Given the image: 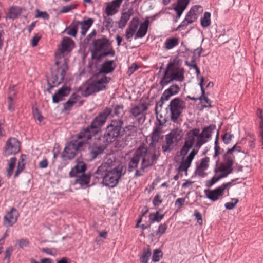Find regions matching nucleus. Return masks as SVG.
Masks as SVG:
<instances>
[{
	"mask_svg": "<svg viewBox=\"0 0 263 263\" xmlns=\"http://www.w3.org/2000/svg\"><path fill=\"white\" fill-rule=\"evenodd\" d=\"M114 163L115 160L108 159L95 172L97 175L96 177L102 178L103 184L109 188L116 186L121 176L126 172V167L122 164L114 166Z\"/></svg>",
	"mask_w": 263,
	"mask_h": 263,
	"instance_id": "2",
	"label": "nucleus"
},
{
	"mask_svg": "<svg viewBox=\"0 0 263 263\" xmlns=\"http://www.w3.org/2000/svg\"><path fill=\"white\" fill-rule=\"evenodd\" d=\"M168 107L171 111V120L175 123L185 108V102L181 98L177 97L170 101Z\"/></svg>",
	"mask_w": 263,
	"mask_h": 263,
	"instance_id": "8",
	"label": "nucleus"
},
{
	"mask_svg": "<svg viewBox=\"0 0 263 263\" xmlns=\"http://www.w3.org/2000/svg\"><path fill=\"white\" fill-rule=\"evenodd\" d=\"M111 109V114L109 117H114V116L120 117L122 116L124 112V106L123 104H118L114 106L113 110Z\"/></svg>",
	"mask_w": 263,
	"mask_h": 263,
	"instance_id": "33",
	"label": "nucleus"
},
{
	"mask_svg": "<svg viewBox=\"0 0 263 263\" xmlns=\"http://www.w3.org/2000/svg\"><path fill=\"white\" fill-rule=\"evenodd\" d=\"M211 13L209 12H205L203 16L200 19L201 26L203 28H206L211 25Z\"/></svg>",
	"mask_w": 263,
	"mask_h": 263,
	"instance_id": "37",
	"label": "nucleus"
},
{
	"mask_svg": "<svg viewBox=\"0 0 263 263\" xmlns=\"http://www.w3.org/2000/svg\"><path fill=\"white\" fill-rule=\"evenodd\" d=\"M218 171L221 173L220 175L222 178H224L227 176V175L232 173L233 169L232 166L230 164L227 165V164H221L219 168Z\"/></svg>",
	"mask_w": 263,
	"mask_h": 263,
	"instance_id": "32",
	"label": "nucleus"
},
{
	"mask_svg": "<svg viewBox=\"0 0 263 263\" xmlns=\"http://www.w3.org/2000/svg\"><path fill=\"white\" fill-rule=\"evenodd\" d=\"M111 114V109L106 107L91 121L90 125L83 128L76 136H73L70 142L67 143L64 148H82L86 144H90L89 142L92 137L97 134L105 123L107 118Z\"/></svg>",
	"mask_w": 263,
	"mask_h": 263,
	"instance_id": "1",
	"label": "nucleus"
},
{
	"mask_svg": "<svg viewBox=\"0 0 263 263\" xmlns=\"http://www.w3.org/2000/svg\"><path fill=\"white\" fill-rule=\"evenodd\" d=\"M203 9L202 6L199 5H195L190 9V11L186 14L191 22H195L198 16L202 13Z\"/></svg>",
	"mask_w": 263,
	"mask_h": 263,
	"instance_id": "21",
	"label": "nucleus"
},
{
	"mask_svg": "<svg viewBox=\"0 0 263 263\" xmlns=\"http://www.w3.org/2000/svg\"><path fill=\"white\" fill-rule=\"evenodd\" d=\"M96 92H97V91L95 89V86L93 85L92 82H91L86 85L83 95L87 97Z\"/></svg>",
	"mask_w": 263,
	"mask_h": 263,
	"instance_id": "35",
	"label": "nucleus"
},
{
	"mask_svg": "<svg viewBox=\"0 0 263 263\" xmlns=\"http://www.w3.org/2000/svg\"><path fill=\"white\" fill-rule=\"evenodd\" d=\"M72 149H64L62 153V157L64 160H71L74 158L76 153L71 151Z\"/></svg>",
	"mask_w": 263,
	"mask_h": 263,
	"instance_id": "41",
	"label": "nucleus"
},
{
	"mask_svg": "<svg viewBox=\"0 0 263 263\" xmlns=\"http://www.w3.org/2000/svg\"><path fill=\"white\" fill-rule=\"evenodd\" d=\"M66 33L68 35H71L73 37H75L77 33V28L74 26L73 27H67L66 29Z\"/></svg>",
	"mask_w": 263,
	"mask_h": 263,
	"instance_id": "58",
	"label": "nucleus"
},
{
	"mask_svg": "<svg viewBox=\"0 0 263 263\" xmlns=\"http://www.w3.org/2000/svg\"><path fill=\"white\" fill-rule=\"evenodd\" d=\"M151 255V252L149 247L143 250L142 255L140 257V261L141 263H147L149 258Z\"/></svg>",
	"mask_w": 263,
	"mask_h": 263,
	"instance_id": "40",
	"label": "nucleus"
},
{
	"mask_svg": "<svg viewBox=\"0 0 263 263\" xmlns=\"http://www.w3.org/2000/svg\"><path fill=\"white\" fill-rule=\"evenodd\" d=\"M193 23L185 16L184 20L178 26L176 30H184L187 26Z\"/></svg>",
	"mask_w": 263,
	"mask_h": 263,
	"instance_id": "47",
	"label": "nucleus"
},
{
	"mask_svg": "<svg viewBox=\"0 0 263 263\" xmlns=\"http://www.w3.org/2000/svg\"><path fill=\"white\" fill-rule=\"evenodd\" d=\"M23 9L18 6H14L10 8L7 17L14 20L18 17V16L22 13Z\"/></svg>",
	"mask_w": 263,
	"mask_h": 263,
	"instance_id": "29",
	"label": "nucleus"
},
{
	"mask_svg": "<svg viewBox=\"0 0 263 263\" xmlns=\"http://www.w3.org/2000/svg\"><path fill=\"white\" fill-rule=\"evenodd\" d=\"M133 14L132 10H128L126 12H122L120 20L118 22V27L123 29L126 25Z\"/></svg>",
	"mask_w": 263,
	"mask_h": 263,
	"instance_id": "27",
	"label": "nucleus"
},
{
	"mask_svg": "<svg viewBox=\"0 0 263 263\" xmlns=\"http://www.w3.org/2000/svg\"><path fill=\"white\" fill-rule=\"evenodd\" d=\"M216 125L212 124L203 128L201 133L199 132L196 148H200L203 144L207 142L211 139L212 133L216 129Z\"/></svg>",
	"mask_w": 263,
	"mask_h": 263,
	"instance_id": "13",
	"label": "nucleus"
},
{
	"mask_svg": "<svg viewBox=\"0 0 263 263\" xmlns=\"http://www.w3.org/2000/svg\"><path fill=\"white\" fill-rule=\"evenodd\" d=\"M184 69L175 63V61H170L166 65L159 84L163 88L173 81L182 82L184 80Z\"/></svg>",
	"mask_w": 263,
	"mask_h": 263,
	"instance_id": "6",
	"label": "nucleus"
},
{
	"mask_svg": "<svg viewBox=\"0 0 263 263\" xmlns=\"http://www.w3.org/2000/svg\"><path fill=\"white\" fill-rule=\"evenodd\" d=\"M110 80V78L103 76L101 78L96 76V79L92 80L93 85L95 86V89L98 92L106 89L105 84H108Z\"/></svg>",
	"mask_w": 263,
	"mask_h": 263,
	"instance_id": "17",
	"label": "nucleus"
},
{
	"mask_svg": "<svg viewBox=\"0 0 263 263\" xmlns=\"http://www.w3.org/2000/svg\"><path fill=\"white\" fill-rule=\"evenodd\" d=\"M200 132L199 128H194L189 131L186 134L184 145L182 148H192L198 142V138Z\"/></svg>",
	"mask_w": 263,
	"mask_h": 263,
	"instance_id": "16",
	"label": "nucleus"
},
{
	"mask_svg": "<svg viewBox=\"0 0 263 263\" xmlns=\"http://www.w3.org/2000/svg\"><path fill=\"white\" fill-rule=\"evenodd\" d=\"M71 88L67 86H63L52 96L53 103H58L63 100V98L68 96L70 92Z\"/></svg>",
	"mask_w": 263,
	"mask_h": 263,
	"instance_id": "18",
	"label": "nucleus"
},
{
	"mask_svg": "<svg viewBox=\"0 0 263 263\" xmlns=\"http://www.w3.org/2000/svg\"><path fill=\"white\" fill-rule=\"evenodd\" d=\"M189 149H181L180 151V155L182 156V158L180 164L178 168V172H186L189 167H190L195 156L198 153V149H193V151L190 153L189 156L185 157Z\"/></svg>",
	"mask_w": 263,
	"mask_h": 263,
	"instance_id": "9",
	"label": "nucleus"
},
{
	"mask_svg": "<svg viewBox=\"0 0 263 263\" xmlns=\"http://www.w3.org/2000/svg\"><path fill=\"white\" fill-rule=\"evenodd\" d=\"M180 91V87L178 85L174 84L164 91L163 93L166 99H170L171 97L177 95Z\"/></svg>",
	"mask_w": 263,
	"mask_h": 263,
	"instance_id": "26",
	"label": "nucleus"
},
{
	"mask_svg": "<svg viewBox=\"0 0 263 263\" xmlns=\"http://www.w3.org/2000/svg\"><path fill=\"white\" fill-rule=\"evenodd\" d=\"M25 164L23 162V160H22V161H18L16 170L14 175V178H16L19 175V174L23 172Z\"/></svg>",
	"mask_w": 263,
	"mask_h": 263,
	"instance_id": "51",
	"label": "nucleus"
},
{
	"mask_svg": "<svg viewBox=\"0 0 263 263\" xmlns=\"http://www.w3.org/2000/svg\"><path fill=\"white\" fill-rule=\"evenodd\" d=\"M17 95V90L16 86L13 85L9 88L8 99H15Z\"/></svg>",
	"mask_w": 263,
	"mask_h": 263,
	"instance_id": "53",
	"label": "nucleus"
},
{
	"mask_svg": "<svg viewBox=\"0 0 263 263\" xmlns=\"http://www.w3.org/2000/svg\"><path fill=\"white\" fill-rule=\"evenodd\" d=\"M204 193L206 197L212 201H216L222 196L223 193L219 187L214 190H205Z\"/></svg>",
	"mask_w": 263,
	"mask_h": 263,
	"instance_id": "23",
	"label": "nucleus"
},
{
	"mask_svg": "<svg viewBox=\"0 0 263 263\" xmlns=\"http://www.w3.org/2000/svg\"><path fill=\"white\" fill-rule=\"evenodd\" d=\"M159 155V152L158 151L157 153L155 149H137L135 154L129 162V172H132L134 169L136 168L141 160L142 163L140 170L144 171L145 168L156 163Z\"/></svg>",
	"mask_w": 263,
	"mask_h": 263,
	"instance_id": "3",
	"label": "nucleus"
},
{
	"mask_svg": "<svg viewBox=\"0 0 263 263\" xmlns=\"http://www.w3.org/2000/svg\"><path fill=\"white\" fill-rule=\"evenodd\" d=\"M19 213L15 208H11L7 211L3 217V224L4 227L9 228L16 223L19 217Z\"/></svg>",
	"mask_w": 263,
	"mask_h": 263,
	"instance_id": "15",
	"label": "nucleus"
},
{
	"mask_svg": "<svg viewBox=\"0 0 263 263\" xmlns=\"http://www.w3.org/2000/svg\"><path fill=\"white\" fill-rule=\"evenodd\" d=\"M90 175L83 174L76 180V183L82 186L87 185L90 182Z\"/></svg>",
	"mask_w": 263,
	"mask_h": 263,
	"instance_id": "38",
	"label": "nucleus"
},
{
	"mask_svg": "<svg viewBox=\"0 0 263 263\" xmlns=\"http://www.w3.org/2000/svg\"><path fill=\"white\" fill-rule=\"evenodd\" d=\"M123 0H113L107 3L105 9V13L107 16L116 14Z\"/></svg>",
	"mask_w": 263,
	"mask_h": 263,
	"instance_id": "20",
	"label": "nucleus"
},
{
	"mask_svg": "<svg viewBox=\"0 0 263 263\" xmlns=\"http://www.w3.org/2000/svg\"><path fill=\"white\" fill-rule=\"evenodd\" d=\"M149 104L146 102H143L139 105H135L130 110L129 113L133 118H136L140 116L138 119V121L140 122L141 120L144 121L145 119V115L144 112L148 109Z\"/></svg>",
	"mask_w": 263,
	"mask_h": 263,
	"instance_id": "14",
	"label": "nucleus"
},
{
	"mask_svg": "<svg viewBox=\"0 0 263 263\" xmlns=\"http://www.w3.org/2000/svg\"><path fill=\"white\" fill-rule=\"evenodd\" d=\"M137 130V127L134 125H128L122 128L123 134L125 133L129 136H136Z\"/></svg>",
	"mask_w": 263,
	"mask_h": 263,
	"instance_id": "34",
	"label": "nucleus"
},
{
	"mask_svg": "<svg viewBox=\"0 0 263 263\" xmlns=\"http://www.w3.org/2000/svg\"><path fill=\"white\" fill-rule=\"evenodd\" d=\"M77 7V4H71L69 5H67L66 6H64L62 7L61 12L62 13H67L69 12L70 11L76 8Z\"/></svg>",
	"mask_w": 263,
	"mask_h": 263,
	"instance_id": "59",
	"label": "nucleus"
},
{
	"mask_svg": "<svg viewBox=\"0 0 263 263\" xmlns=\"http://www.w3.org/2000/svg\"><path fill=\"white\" fill-rule=\"evenodd\" d=\"M8 108L11 112L15 110V99H8Z\"/></svg>",
	"mask_w": 263,
	"mask_h": 263,
	"instance_id": "62",
	"label": "nucleus"
},
{
	"mask_svg": "<svg viewBox=\"0 0 263 263\" xmlns=\"http://www.w3.org/2000/svg\"><path fill=\"white\" fill-rule=\"evenodd\" d=\"M17 243L20 248H23L24 247H27L29 245V242L26 239H20L17 240Z\"/></svg>",
	"mask_w": 263,
	"mask_h": 263,
	"instance_id": "64",
	"label": "nucleus"
},
{
	"mask_svg": "<svg viewBox=\"0 0 263 263\" xmlns=\"http://www.w3.org/2000/svg\"><path fill=\"white\" fill-rule=\"evenodd\" d=\"M16 158L15 157H12L10 158L9 163V167L7 169V176L8 177H10L12 175L13 171L15 166Z\"/></svg>",
	"mask_w": 263,
	"mask_h": 263,
	"instance_id": "42",
	"label": "nucleus"
},
{
	"mask_svg": "<svg viewBox=\"0 0 263 263\" xmlns=\"http://www.w3.org/2000/svg\"><path fill=\"white\" fill-rule=\"evenodd\" d=\"M190 2V0H178L177 4L174 7V10L176 12V16L174 20V22H177L180 18Z\"/></svg>",
	"mask_w": 263,
	"mask_h": 263,
	"instance_id": "19",
	"label": "nucleus"
},
{
	"mask_svg": "<svg viewBox=\"0 0 263 263\" xmlns=\"http://www.w3.org/2000/svg\"><path fill=\"white\" fill-rule=\"evenodd\" d=\"M153 214L151 213L149 215V218L151 223H154V222H159L164 216V214H159V212L157 211L155 214H153V217L151 218V216Z\"/></svg>",
	"mask_w": 263,
	"mask_h": 263,
	"instance_id": "46",
	"label": "nucleus"
},
{
	"mask_svg": "<svg viewBox=\"0 0 263 263\" xmlns=\"http://www.w3.org/2000/svg\"><path fill=\"white\" fill-rule=\"evenodd\" d=\"M221 178H222V177H221L220 175H219V176L214 175L211 178V179H210L206 182V186L208 187L212 186L213 184H214L215 183H216Z\"/></svg>",
	"mask_w": 263,
	"mask_h": 263,
	"instance_id": "54",
	"label": "nucleus"
},
{
	"mask_svg": "<svg viewBox=\"0 0 263 263\" xmlns=\"http://www.w3.org/2000/svg\"><path fill=\"white\" fill-rule=\"evenodd\" d=\"M91 45L90 53L92 60L99 61L102 58L113 57L115 54L111 42L104 35H101L100 37L93 39Z\"/></svg>",
	"mask_w": 263,
	"mask_h": 263,
	"instance_id": "5",
	"label": "nucleus"
},
{
	"mask_svg": "<svg viewBox=\"0 0 263 263\" xmlns=\"http://www.w3.org/2000/svg\"><path fill=\"white\" fill-rule=\"evenodd\" d=\"M163 200L159 194H157L153 198V204L155 208L158 207L162 203Z\"/></svg>",
	"mask_w": 263,
	"mask_h": 263,
	"instance_id": "55",
	"label": "nucleus"
},
{
	"mask_svg": "<svg viewBox=\"0 0 263 263\" xmlns=\"http://www.w3.org/2000/svg\"><path fill=\"white\" fill-rule=\"evenodd\" d=\"M116 65L113 60L105 61L101 65L97 77L99 76L100 74H108L112 72L115 69Z\"/></svg>",
	"mask_w": 263,
	"mask_h": 263,
	"instance_id": "22",
	"label": "nucleus"
},
{
	"mask_svg": "<svg viewBox=\"0 0 263 263\" xmlns=\"http://www.w3.org/2000/svg\"><path fill=\"white\" fill-rule=\"evenodd\" d=\"M183 135L181 129L178 128L172 129L168 134L165 135L166 146H162V148H170L171 146H176L182 139Z\"/></svg>",
	"mask_w": 263,
	"mask_h": 263,
	"instance_id": "10",
	"label": "nucleus"
},
{
	"mask_svg": "<svg viewBox=\"0 0 263 263\" xmlns=\"http://www.w3.org/2000/svg\"><path fill=\"white\" fill-rule=\"evenodd\" d=\"M163 257L162 251L158 249L154 250L152 256V261L156 262H158Z\"/></svg>",
	"mask_w": 263,
	"mask_h": 263,
	"instance_id": "44",
	"label": "nucleus"
},
{
	"mask_svg": "<svg viewBox=\"0 0 263 263\" xmlns=\"http://www.w3.org/2000/svg\"><path fill=\"white\" fill-rule=\"evenodd\" d=\"M169 99H165V98L164 97V94L162 93L161 96V98H160V100L158 101L157 102H156V105H155V113L156 115V118H157V117H158V107H160V108H162L163 104H164V102L165 101H167Z\"/></svg>",
	"mask_w": 263,
	"mask_h": 263,
	"instance_id": "45",
	"label": "nucleus"
},
{
	"mask_svg": "<svg viewBox=\"0 0 263 263\" xmlns=\"http://www.w3.org/2000/svg\"><path fill=\"white\" fill-rule=\"evenodd\" d=\"M232 137L233 136L230 133H226L222 136V140L225 144H228Z\"/></svg>",
	"mask_w": 263,
	"mask_h": 263,
	"instance_id": "61",
	"label": "nucleus"
},
{
	"mask_svg": "<svg viewBox=\"0 0 263 263\" xmlns=\"http://www.w3.org/2000/svg\"><path fill=\"white\" fill-rule=\"evenodd\" d=\"M41 38V35L39 34L36 33L34 35V36L32 37L31 39V45L32 47H36L37 44L39 40Z\"/></svg>",
	"mask_w": 263,
	"mask_h": 263,
	"instance_id": "60",
	"label": "nucleus"
},
{
	"mask_svg": "<svg viewBox=\"0 0 263 263\" xmlns=\"http://www.w3.org/2000/svg\"><path fill=\"white\" fill-rule=\"evenodd\" d=\"M13 252V248L12 246L8 247L5 252V257L4 258V260H7L6 263L10 262V258L11 255V254Z\"/></svg>",
	"mask_w": 263,
	"mask_h": 263,
	"instance_id": "57",
	"label": "nucleus"
},
{
	"mask_svg": "<svg viewBox=\"0 0 263 263\" xmlns=\"http://www.w3.org/2000/svg\"><path fill=\"white\" fill-rule=\"evenodd\" d=\"M202 50L203 49L201 46L193 50V51L192 52L193 56L192 57L191 59L192 63H194L195 62L196 58H199L200 57Z\"/></svg>",
	"mask_w": 263,
	"mask_h": 263,
	"instance_id": "49",
	"label": "nucleus"
},
{
	"mask_svg": "<svg viewBox=\"0 0 263 263\" xmlns=\"http://www.w3.org/2000/svg\"><path fill=\"white\" fill-rule=\"evenodd\" d=\"M179 44V39L177 37L168 38L166 40L164 47L166 50H170L177 46Z\"/></svg>",
	"mask_w": 263,
	"mask_h": 263,
	"instance_id": "31",
	"label": "nucleus"
},
{
	"mask_svg": "<svg viewBox=\"0 0 263 263\" xmlns=\"http://www.w3.org/2000/svg\"><path fill=\"white\" fill-rule=\"evenodd\" d=\"M157 121H158L159 124L156 125V126L153 128V132L151 134V143L149 144V148L155 147L156 144L163 138V136H161V134L162 133L161 126L163 125L165 123L166 120L165 119L161 120L157 117Z\"/></svg>",
	"mask_w": 263,
	"mask_h": 263,
	"instance_id": "12",
	"label": "nucleus"
},
{
	"mask_svg": "<svg viewBox=\"0 0 263 263\" xmlns=\"http://www.w3.org/2000/svg\"><path fill=\"white\" fill-rule=\"evenodd\" d=\"M209 161L210 159L207 157L202 159L200 163L197 167L195 171L196 175L201 177H204L206 175V173L204 172V171L206 170L209 166Z\"/></svg>",
	"mask_w": 263,
	"mask_h": 263,
	"instance_id": "24",
	"label": "nucleus"
},
{
	"mask_svg": "<svg viewBox=\"0 0 263 263\" xmlns=\"http://www.w3.org/2000/svg\"><path fill=\"white\" fill-rule=\"evenodd\" d=\"M81 98V97L79 95H78L76 93H73L70 96V97L69 100H71V101L73 102V104H77L78 103V104H79L78 106H81L83 104V101L80 100Z\"/></svg>",
	"mask_w": 263,
	"mask_h": 263,
	"instance_id": "43",
	"label": "nucleus"
},
{
	"mask_svg": "<svg viewBox=\"0 0 263 263\" xmlns=\"http://www.w3.org/2000/svg\"><path fill=\"white\" fill-rule=\"evenodd\" d=\"M104 149H92L90 155L91 159H95L103 153Z\"/></svg>",
	"mask_w": 263,
	"mask_h": 263,
	"instance_id": "52",
	"label": "nucleus"
},
{
	"mask_svg": "<svg viewBox=\"0 0 263 263\" xmlns=\"http://www.w3.org/2000/svg\"><path fill=\"white\" fill-rule=\"evenodd\" d=\"M167 228V224L164 223L159 225L158 230L156 231L157 235H162L164 234Z\"/></svg>",
	"mask_w": 263,
	"mask_h": 263,
	"instance_id": "56",
	"label": "nucleus"
},
{
	"mask_svg": "<svg viewBox=\"0 0 263 263\" xmlns=\"http://www.w3.org/2000/svg\"><path fill=\"white\" fill-rule=\"evenodd\" d=\"M236 149H228L226 154L224 155V159L225 164L227 165L230 164L231 166L233 165L234 156L233 155V153Z\"/></svg>",
	"mask_w": 263,
	"mask_h": 263,
	"instance_id": "36",
	"label": "nucleus"
},
{
	"mask_svg": "<svg viewBox=\"0 0 263 263\" xmlns=\"http://www.w3.org/2000/svg\"><path fill=\"white\" fill-rule=\"evenodd\" d=\"M35 18H42L45 20L49 19V15L46 11H41L39 9H36L35 11Z\"/></svg>",
	"mask_w": 263,
	"mask_h": 263,
	"instance_id": "48",
	"label": "nucleus"
},
{
	"mask_svg": "<svg viewBox=\"0 0 263 263\" xmlns=\"http://www.w3.org/2000/svg\"><path fill=\"white\" fill-rule=\"evenodd\" d=\"M5 148H20V143L15 138H10L6 142Z\"/></svg>",
	"mask_w": 263,
	"mask_h": 263,
	"instance_id": "39",
	"label": "nucleus"
},
{
	"mask_svg": "<svg viewBox=\"0 0 263 263\" xmlns=\"http://www.w3.org/2000/svg\"><path fill=\"white\" fill-rule=\"evenodd\" d=\"M60 62L57 61L55 64L57 65L58 68L51 72V76L47 79L48 88L46 89L47 92L51 93V90L61 84L66 75V72L68 69V64L66 59H64V62L61 65L59 66Z\"/></svg>",
	"mask_w": 263,
	"mask_h": 263,
	"instance_id": "7",
	"label": "nucleus"
},
{
	"mask_svg": "<svg viewBox=\"0 0 263 263\" xmlns=\"http://www.w3.org/2000/svg\"><path fill=\"white\" fill-rule=\"evenodd\" d=\"M86 170V165L83 162H79L71 170L69 176L70 177H76L77 174L84 173Z\"/></svg>",
	"mask_w": 263,
	"mask_h": 263,
	"instance_id": "28",
	"label": "nucleus"
},
{
	"mask_svg": "<svg viewBox=\"0 0 263 263\" xmlns=\"http://www.w3.org/2000/svg\"><path fill=\"white\" fill-rule=\"evenodd\" d=\"M94 20L93 18H89L80 23L81 27V33L82 35L86 34L87 30L91 26Z\"/></svg>",
	"mask_w": 263,
	"mask_h": 263,
	"instance_id": "30",
	"label": "nucleus"
},
{
	"mask_svg": "<svg viewBox=\"0 0 263 263\" xmlns=\"http://www.w3.org/2000/svg\"><path fill=\"white\" fill-rule=\"evenodd\" d=\"M231 201L232 202H227L224 204L225 208L228 210L233 209L239 202V200L236 198H232Z\"/></svg>",
	"mask_w": 263,
	"mask_h": 263,
	"instance_id": "50",
	"label": "nucleus"
},
{
	"mask_svg": "<svg viewBox=\"0 0 263 263\" xmlns=\"http://www.w3.org/2000/svg\"><path fill=\"white\" fill-rule=\"evenodd\" d=\"M74 48V41L69 37H64L61 42L60 46L55 53L57 59H60L64 53H70Z\"/></svg>",
	"mask_w": 263,
	"mask_h": 263,
	"instance_id": "11",
	"label": "nucleus"
},
{
	"mask_svg": "<svg viewBox=\"0 0 263 263\" xmlns=\"http://www.w3.org/2000/svg\"><path fill=\"white\" fill-rule=\"evenodd\" d=\"M123 121L121 119L112 120L107 126L104 135L98 137L97 142L89 148H106L109 144L115 141L118 137L123 135Z\"/></svg>",
	"mask_w": 263,
	"mask_h": 263,
	"instance_id": "4",
	"label": "nucleus"
},
{
	"mask_svg": "<svg viewBox=\"0 0 263 263\" xmlns=\"http://www.w3.org/2000/svg\"><path fill=\"white\" fill-rule=\"evenodd\" d=\"M185 202V198H178L175 202V206L177 207L178 209L181 208L182 205Z\"/></svg>",
	"mask_w": 263,
	"mask_h": 263,
	"instance_id": "63",
	"label": "nucleus"
},
{
	"mask_svg": "<svg viewBox=\"0 0 263 263\" xmlns=\"http://www.w3.org/2000/svg\"><path fill=\"white\" fill-rule=\"evenodd\" d=\"M149 24L148 17L145 18L144 22L140 25L139 28L137 31L135 39H141L146 34Z\"/></svg>",
	"mask_w": 263,
	"mask_h": 263,
	"instance_id": "25",
	"label": "nucleus"
}]
</instances>
